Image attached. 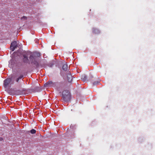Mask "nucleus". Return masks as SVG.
Listing matches in <instances>:
<instances>
[{
  "label": "nucleus",
  "instance_id": "9d476101",
  "mask_svg": "<svg viewBox=\"0 0 155 155\" xmlns=\"http://www.w3.org/2000/svg\"><path fill=\"white\" fill-rule=\"evenodd\" d=\"M62 69L64 71H67L68 69V65L67 64H64L62 66Z\"/></svg>",
  "mask_w": 155,
  "mask_h": 155
},
{
  "label": "nucleus",
  "instance_id": "0eeeda50",
  "mask_svg": "<svg viewBox=\"0 0 155 155\" xmlns=\"http://www.w3.org/2000/svg\"><path fill=\"white\" fill-rule=\"evenodd\" d=\"M35 55L34 54H31L30 55L29 57V59L31 61V63H32L35 60H36Z\"/></svg>",
  "mask_w": 155,
  "mask_h": 155
},
{
  "label": "nucleus",
  "instance_id": "1a4fd4ad",
  "mask_svg": "<svg viewBox=\"0 0 155 155\" xmlns=\"http://www.w3.org/2000/svg\"><path fill=\"white\" fill-rule=\"evenodd\" d=\"M32 63L37 68L39 67L40 66L39 62L36 61V59Z\"/></svg>",
  "mask_w": 155,
  "mask_h": 155
},
{
  "label": "nucleus",
  "instance_id": "ddd939ff",
  "mask_svg": "<svg viewBox=\"0 0 155 155\" xmlns=\"http://www.w3.org/2000/svg\"><path fill=\"white\" fill-rule=\"evenodd\" d=\"M30 132L32 134H34L36 133V131L34 129H32L30 130Z\"/></svg>",
  "mask_w": 155,
  "mask_h": 155
},
{
  "label": "nucleus",
  "instance_id": "6e6552de",
  "mask_svg": "<svg viewBox=\"0 0 155 155\" xmlns=\"http://www.w3.org/2000/svg\"><path fill=\"white\" fill-rule=\"evenodd\" d=\"M67 79L68 81L69 82H71L72 81V77L71 74L70 73H68L67 75Z\"/></svg>",
  "mask_w": 155,
  "mask_h": 155
},
{
  "label": "nucleus",
  "instance_id": "f257e3e1",
  "mask_svg": "<svg viewBox=\"0 0 155 155\" xmlns=\"http://www.w3.org/2000/svg\"><path fill=\"white\" fill-rule=\"evenodd\" d=\"M24 77L23 74H21L18 77L12 76L10 78H8L5 79L4 81L3 85L5 88L8 87L9 85L10 86L13 84L15 81L17 82H18L19 80L21 79Z\"/></svg>",
  "mask_w": 155,
  "mask_h": 155
},
{
  "label": "nucleus",
  "instance_id": "f3484780",
  "mask_svg": "<svg viewBox=\"0 0 155 155\" xmlns=\"http://www.w3.org/2000/svg\"><path fill=\"white\" fill-rule=\"evenodd\" d=\"M3 140V138L2 137L0 138V141H2Z\"/></svg>",
  "mask_w": 155,
  "mask_h": 155
},
{
  "label": "nucleus",
  "instance_id": "20e7f679",
  "mask_svg": "<svg viewBox=\"0 0 155 155\" xmlns=\"http://www.w3.org/2000/svg\"><path fill=\"white\" fill-rule=\"evenodd\" d=\"M17 47L18 45L16 41H15L12 42L10 45V48L12 51H14Z\"/></svg>",
  "mask_w": 155,
  "mask_h": 155
},
{
  "label": "nucleus",
  "instance_id": "dca6fc26",
  "mask_svg": "<svg viewBox=\"0 0 155 155\" xmlns=\"http://www.w3.org/2000/svg\"><path fill=\"white\" fill-rule=\"evenodd\" d=\"M23 18L26 19H27V17L25 16H23L21 18V19H23Z\"/></svg>",
  "mask_w": 155,
  "mask_h": 155
},
{
  "label": "nucleus",
  "instance_id": "2eb2a0df",
  "mask_svg": "<svg viewBox=\"0 0 155 155\" xmlns=\"http://www.w3.org/2000/svg\"><path fill=\"white\" fill-rule=\"evenodd\" d=\"M99 83V82L98 81H95L93 83V84L97 85Z\"/></svg>",
  "mask_w": 155,
  "mask_h": 155
},
{
  "label": "nucleus",
  "instance_id": "9b49d317",
  "mask_svg": "<svg viewBox=\"0 0 155 155\" xmlns=\"http://www.w3.org/2000/svg\"><path fill=\"white\" fill-rule=\"evenodd\" d=\"M81 79L84 81H86L87 80V76L85 75H84L82 76Z\"/></svg>",
  "mask_w": 155,
  "mask_h": 155
},
{
  "label": "nucleus",
  "instance_id": "7ed1b4c3",
  "mask_svg": "<svg viewBox=\"0 0 155 155\" xmlns=\"http://www.w3.org/2000/svg\"><path fill=\"white\" fill-rule=\"evenodd\" d=\"M57 82H53L52 81H48L44 85L46 87H55L56 86Z\"/></svg>",
  "mask_w": 155,
  "mask_h": 155
},
{
  "label": "nucleus",
  "instance_id": "f8f14e48",
  "mask_svg": "<svg viewBox=\"0 0 155 155\" xmlns=\"http://www.w3.org/2000/svg\"><path fill=\"white\" fill-rule=\"evenodd\" d=\"M93 32L95 33H97L99 32V31L97 29L94 28L93 29Z\"/></svg>",
  "mask_w": 155,
  "mask_h": 155
},
{
  "label": "nucleus",
  "instance_id": "f03ea898",
  "mask_svg": "<svg viewBox=\"0 0 155 155\" xmlns=\"http://www.w3.org/2000/svg\"><path fill=\"white\" fill-rule=\"evenodd\" d=\"M62 99L64 101H69L71 100V94L68 90H65L63 91L62 92Z\"/></svg>",
  "mask_w": 155,
  "mask_h": 155
},
{
  "label": "nucleus",
  "instance_id": "4468645a",
  "mask_svg": "<svg viewBox=\"0 0 155 155\" xmlns=\"http://www.w3.org/2000/svg\"><path fill=\"white\" fill-rule=\"evenodd\" d=\"M35 54H36V56L38 57H39L41 56L39 52H36Z\"/></svg>",
  "mask_w": 155,
  "mask_h": 155
},
{
  "label": "nucleus",
  "instance_id": "39448f33",
  "mask_svg": "<svg viewBox=\"0 0 155 155\" xmlns=\"http://www.w3.org/2000/svg\"><path fill=\"white\" fill-rule=\"evenodd\" d=\"M23 61L25 63H28L29 64L30 63L27 56L26 54H24L23 55Z\"/></svg>",
  "mask_w": 155,
  "mask_h": 155
},
{
  "label": "nucleus",
  "instance_id": "423d86ee",
  "mask_svg": "<svg viewBox=\"0 0 155 155\" xmlns=\"http://www.w3.org/2000/svg\"><path fill=\"white\" fill-rule=\"evenodd\" d=\"M15 63V61L14 58H12L9 61L8 66L10 68H13Z\"/></svg>",
  "mask_w": 155,
  "mask_h": 155
}]
</instances>
